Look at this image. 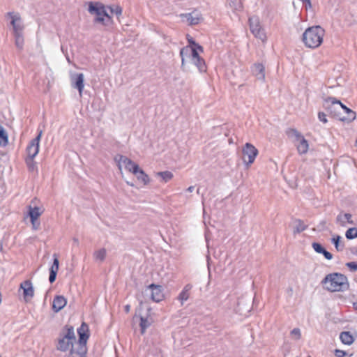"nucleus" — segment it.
I'll use <instances>...</instances> for the list:
<instances>
[{"mask_svg": "<svg viewBox=\"0 0 357 357\" xmlns=\"http://www.w3.org/2000/svg\"><path fill=\"white\" fill-rule=\"evenodd\" d=\"M318 118L320 121L323 122L324 123H327L328 120L326 119V114L323 112H319L318 113Z\"/></svg>", "mask_w": 357, "mask_h": 357, "instance_id": "3c124183", "label": "nucleus"}, {"mask_svg": "<svg viewBox=\"0 0 357 357\" xmlns=\"http://www.w3.org/2000/svg\"><path fill=\"white\" fill-rule=\"evenodd\" d=\"M59 268V261L56 254L53 255V264L50 266L49 271V281L51 284L55 282L56 279L57 273Z\"/></svg>", "mask_w": 357, "mask_h": 357, "instance_id": "ddd939ff", "label": "nucleus"}, {"mask_svg": "<svg viewBox=\"0 0 357 357\" xmlns=\"http://www.w3.org/2000/svg\"><path fill=\"white\" fill-rule=\"evenodd\" d=\"M242 153L243 162L248 166L254 162L258 154V150L250 143H246Z\"/></svg>", "mask_w": 357, "mask_h": 357, "instance_id": "0eeeda50", "label": "nucleus"}, {"mask_svg": "<svg viewBox=\"0 0 357 357\" xmlns=\"http://www.w3.org/2000/svg\"><path fill=\"white\" fill-rule=\"evenodd\" d=\"M8 144V136L4 128L0 126V146L4 147Z\"/></svg>", "mask_w": 357, "mask_h": 357, "instance_id": "a878e982", "label": "nucleus"}, {"mask_svg": "<svg viewBox=\"0 0 357 357\" xmlns=\"http://www.w3.org/2000/svg\"><path fill=\"white\" fill-rule=\"evenodd\" d=\"M319 254H322L324 257L328 259V260H331L333 259V255L327 251L325 248H323V250L319 253Z\"/></svg>", "mask_w": 357, "mask_h": 357, "instance_id": "de8ad7c7", "label": "nucleus"}, {"mask_svg": "<svg viewBox=\"0 0 357 357\" xmlns=\"http://www.w3.org/2000/svg\"><path fill=\"white\" fill-rule=\"evenodd\" d=\"M34 158L26 157L25 162L27 166V169L29 172H34L38 170L36 162L34 161Z\"/></svg>", "mask_w": 357, "mask_h": 357, "instance_id": "7c9ffc66", "label": "nucleus"}, {"mask_svg": "<svg viewBox=\"0 0 357 357\" xmlns=\"http://www.w3.org/2000/svg\"><path fill=\"white\" fill-rule=\"evenodd\" d=\"M355 250H357V248H355V250H353L352 253H354Z\"/></svg>", "mask_w": 357, "mask_h": 357, "instance_id": "69168bd1", "label": "nucleus"}, {"mask_svg": "<svg viewBox=\"0 0 357 357\" xmlns=\"http://www.w3.org/2000/svg\"><path fill=\"white\" fill-rule=\"evenodd\" d=\"M11 24L13 27L14 33H16V31L22 32V27L20 24L16 23V19L15 17H13L11 20Z\"/></svg>", "mask_w": 357, "mask_h": 357, "instance_id": "79ce46f5", "label": "nucleus"}, {"mask_svg": "<svg viewBox=\"0 0 357 357\" xmlns=\"http://www.w3.org/2000/svg\"><path fill=\"white\" fill-rule=\"evenodd\" d=\"M114 160L118 163L119 169H121V163L123 164L127 170L132 172L133 174H136L137 171L140 169L137 163L124 155L118 154L115 156Z\"/></svg>", "mask_w": 357, "mask_h": 357, "instance_id": "39448f33", "label": "nucleus"}, {"mask_svg": "<svg viewBox=\"0 0 357 357\" xmlns=\"http://www.w3.org/2000/svg\"><path fill=\"white\" fill-rule=\"evenodd\" d=\"M291 335L293 336L295 340H299L301 337V330L298 328H294L291 331Z\"/></svg>", "mask_w": 357, "mask_h": 357, "instance_id": "37998d69", "label": "nucleus"}, {"mask_svg": "<svg viewBox=\"0 0 357 357\" xmlns=\"http://www.w3.org/2000/svg\"><path fill=\"white\" fill-rule=\"evenodd\" d=\"M2 248H3L2 243L0 241V251L2 250Z\"/></svg>", "mask_w": 357, "mask_h": 357, "instance_id": "680f3d73", "label": "nucleus"}, {"mask_svg": "<svg viewBox=\"0 0 357 357\" xmlns=\"http://www.w3.org/2000/svg\"><path fill=\"white\" fill-rule=\"evenodd\" d=\"M157 174L160 176L165 183L173 178V174L169 171L159 172Z\"/></svg>", "mask_w": 357, "mask_h": 357, "instance_id": "e433bc0d", "label": "nucleus"}, {"mask_svg": "<svg viewBox=\"0 0 357 357\" xmlns=\"http://www.w3.org/2000/svg\"><path fill=\"white\" fill-rule=\"evenodd\" d=\"M320 224H321V225H323V226H324V225L326 224V222H325V221H323V222H321Z\"/></svg>", "mask_w": 357, "mask_h": 357, "instance_id": "e2e57ef3", "label": "nucleus"}, {"mask_svg": "<svg viewBox=\"0 0 357 357\" xmlns=\"http://www.w3.org/2000/svg\"><path fill=\"white\" fill-rule=\"evenodd\" d=\"M88 11L91 14H95L96 16L105 15L107 19H111V16L106 11L105 6L99 2H89Z\"/></svg>", "mask_w": 357, "mask_h": 357, "instance_id": "9d476101", "label": "nucleus"}, {"mask_svg": "<svg viewBox=\"0 0 357 357\" xmlns=\"http://www.w3.org/2000/svg\"><path fill=\"white\" fill-rule=\"evenodd\" d=\"M180 17L183 19H186L190 26L198 24L202 20V15L197 13L196 10L190 13H182L180 15Z\"/></svg>", "mask_w": 357, "mask_h": 357, "instance_id": "9b49d317", "label": "nucleus"}, {"mask_svg": "<svg viewBox=\"0 0 357 357\" xmlns=\"http://www.w3.org/2000/svg\"><path fill=\"white\" fill-rule=\"evenodd\" d=\"M345 266L352 272L357 271V262L356 261L347 262Z\"/></svg>", "mask_w": 357, "mask_h": 357, "instance_id": "c03bdc74", "label": "nucleus"}, {"mask_svg": "<svg viewBox=\"0 0 357 357\" xmlns=\"http://www.w3.org/2000/svg\"><path fill=\"white\" fill-rule=\"evenodd\" d=\"M321 284L326 285L324 289L330 292H343L349 289L347 277L340 273L327 274L321 280Z\"/></svg>", "mask_w": 357, "mask_h": 357, "instance_id": "f257e3e1", "label": "nucleus"}, {"mask_svg": "<svg viewBox=\"0 0 357 357\" xmlns=\"http://www.w3.org/2000/svg\"><path fill=\"white\" fill-rule=\"evenodd\" d=\"M335 355L336 357H344L347 355V352L345 351L336 349H335Z\"/></svg>", "mask_w": 357, "mask_h": 357, "instance_id": "603ef678", "label": "nucleus"}, {"mask_svg": "<svg viewBox=\"0 0 357 357\" xmlns=\"http://www.w3.org/2000/svg\"><path fill=\"white\" fill-rule=\"evenodd\" d=\"M139 181H141L144 185H146L149 183V176L144 172L141 168L137 171V173L135 174Z\"/></svg>", "mask_w": 357, "mask_h": 357, "instance_id": "cd10ccee", "label": "nucleus"}, {"mask_svg": "<svg viewBox=\"0 0 357 357\" xmlns=\"http://www.w3.org/2000/svg\"><path fill=\"white\" fill-rule=\"evenodd\" d=\"M324 107L329 112L330 115L333 117L337 118L340 120L341 114L338 110V105L337 103H326V99L324 100Z\"/></svg>", "mask_w": 357, "mask_h": 357, "instance_id": "f3484780", "label": "nucleus"}, {"mask_svg": "<svg viewBox=\"0 0 357 357\" xmlns=\"http://www.w3.org/2000/svg\"><path fill=\"white\" fill-rule=\"evenodd\" d=\"M307 357H311L310 356H308Z\"/></svg>", "mask_w": 357, "mask_h": 357, "instance_id": "774afa93", "label": "nucleus"}, {"mask_svg": "<svg viewBox=\"0 0 357 357\" xmlns=\"http://www.w3.org/2000/svg\"><path fill=\"white\" fill-rule=\"evenodd\" d=\"M124 309H125V311L126 312H128L130 311V305H126L125 307H124Z\"/></svg>", "mask_w": 357, "mask_h": 357, "instance_id": "4d7b16f0", "label": "nucleus"}, {"mask_svg": "<svg viewBox=\"0 0 357 357\" xmlns=\"http://www.w3.org/2000/svg\"><path fill=\"white\" fill-rule=\"evenodd\" d=\"M342 238L340 235H335L331 238V243L338 252L342 251L344 248V243L342 241Z\"/></svg>", "mask_w": 357, "mask_h": 357, "instance_id": "393cba45", "label": "nucleus"}, {"mask_svg": "<svg viewBox=\"0 0 357 357\" xmlns=\"http://www.w3.org/2000/svg\"><path fill=\"white\" fill-rule=\"evenodd\" d=\"M229 6L236 10H241L243 8L241 0H228Z\"/></svg>", "mask_w": 357, "mask_h": 357, "instance_id": "58836bf2", "label": "nucleus"}, {"mask_svg": "<svg viewBox=\"0 0 357 357\" xmlns=\"http://www.w3.org/2000/svg\"><path fill=\"white\" fill-rule=\"evenodd\" d=\"M136 317H139L140 322H139V326H140V333L142 335L144 334L146 332V330L151 325L153 320L152 318L146 317H144L142 315L137 316L136 314L134 316V319Z\"/></svg>", "mask_w": 357, "mask_h": 357, "instance_id": "aec40b11", "label": "nucleus"}, {"mask_svg": "<svg viewBox=\"0 0 357 357\" xmlns=\"http://www.w3.org/2000/svg\"><path fill=\"white\" fill-rule=\"evenodd\" d=\"M68 357H82L78 353H77V347L75 349H71L70 351L69 352Z\"/></svg>", "mask_w": 357, "mask_h": 357, "instance_id": "864d4df0", "label": "nucleus"}, {"mask_svg": "<svg viewBox=\"0 0 357 357\" xmlns=\"http://www.w3.org/2000/svg\"><path fill=\"white\" fill-rule=\"evenodd\" d=\"M112 21L111 19H107L105 15L96 16L93 20L95 23H100L101 24L106 26Z\"/></svg>", "mask_w": 357, "mask_h": 357, "instance_id": "f704fd0d", "label": "nucleus"}, {"mask_svg": "<svg viewBox=\"0 0 357 357\" xmlns=\"http://www.w3.org/2000/svg\"><path fill=\"white\" fill-rule=\"evenodd\" d=\"M192 62L197 67L200 73H204L206 71V66L205 63V61L201 56L199 57V59H195V61H192Z\"/></svg>", "mask_w": 357, "mask_h": 357, "instance_id": "c756f323", "label": "nucleus"}, {"mask_svg": "<svg viewBox=\"0 0 357 357\" xmlns=\"http://www.w3.org/2000/svg\"><path fill=\"white\" fill-rule=\"evenodd\" d=\"M43 211L40 210V208L38 206L31 207L29 206L28 215L30 218L31 222L33 223V221H36L41 215Z\"/></svg>", "mask_w": 357, "mask_h": 357, "instance_id": "4be33fe9", "label": "nucleus"}, {"mask_svg": "<svg viewBox=\"0 0 357 357\" xmlns=\"http://www.w3.org/2000/svg\"><path fill=\"white\" fill-rule=\"evenodd\" d=\"M20 288L23 289V296L26 301L33 297L34 289L30 280H25L22 282Z\"/></svg>", "mask_w": 357, "mask_h": 357, "instance_id": "f8f14e48", "label": "nucleus"}, {"mask_svg": "<svg viewBox=\"0 0 357 357\" xmlns=\"http://www.w3.org/2000/svg\"><path fill=\"white\" fill-rule=\"evenodd\" d=\"M355 250H357V248H355V250H353L352 253H354Z\"/></svg>", "mask_w": 357, "mask_h": 357, "instance_id": "338daca9", "label": "nucleus"}, {"mask_svg": "<svg viewBox=\"0 0 357 357\" xmlns=\"http://www.w3.org/2000/svg\"><path fill=\"white\" fill-rule=\"evenodd\" d=\"M324 29L320 26L308 27L302 35V40L309 48H317L323 43Z\"/></svg>", "mask_w": 357, "mask_h": 357, "instance_id": "7ed1b4c3", "label": "nucleus"}, {"mask_svg": "<svg viewBox=\"0 0 357 357\" xmlns=\"http://www.w3.org/2000/svg\"><path fill=\"white\" fill-rule=\"evenodd\" d=\"M303 3L305 5V7H307V6L309 7H311V2H310V0H301Z\"/></svg>", "mask_w": 357, "mask_h": 357, "instance_id": "6e6d98bb", "label": "nucleus"}, {"mask_svg": "<svg viewBox=\"0 0 357 357\" xmlns=\"http://www.w3.org/2000/svg\"><path fill=\"white\" fill-rule=\"evenodd\" d=\"M287 292L289 295H291L292 293H293V289L292 287H289L288 289H287Z\"/></svg>", "mask_w": 357, "mask_h": 357, "instance_id": "bf43d9fd", "label": "nucleus"}, {"mask_svg": "<svg viewBox=\"0 0 357 357\" xmlns=\"http://www.w3.org/2000/svg\"><path fill=\"white\" fill-rule=\"evenodd\" d=\"M187 39H188V44H189V45L188 46V48L190 49V48L196 47H197V49H199L200 52H204L203 47L202 45H200L199 44H198L197 43H196V41L193 39V38H192L191 36L188 35L187 36Z\"/></svg>", "mask_w": 357, "mask_h": 357, "instance_id": "473e14b6", "label": "nucleus"}, {"mask_svg": "<svg viewBox=\"0 0 357 357\" xmlns=\"http://www.w3.org/2000/svg\"><path fill=\"white\" fill-rule=\"evenodd\" d=\"M108 8L110 10V12L113 14H115L117 17L121 15L122 14V8L120 6H109Z\"/></svg>", "mask_w": 357, "mask_h": 357, "instance_id": "a19ab883", "label": "nucleus"}, {"mask_svg": "<svg viewBox=\"0 0 357 357\" xmlns=\"http://www.w3.org/2000/svg\"><path fill=\"white\" fill-rule=\"evenodd\" d=\"M15 39V45L19 49H22L24 44V38L22 36V32L16 31V33H14Z\"/></svg>", "mask_w": 357, "mask_h": 357, "instance_id": "72a5a7b5", "label": "nucleus"}, {"mask_svg": "<svg viewBox=\"0 0 357 357\" xmlns=\"http://www.w3.org/2000/svg\"><path fill=\"white\" fill-rule=\"evenodd\" d=\"M346 114V116H341V121L350 123L356 119V112L351 109L347 112Z\"/></svg>", "mask_w": 357, "mask_h": 357, "instance_id": "2f4dec72", "label": "nucleus"}, {"mask_svg": "<svg viewBox=\"0 0 357 357\" xmlns=\"http://www.w3.org/2000/svg\"><path fill=\"white\" fill-rule=\"evenodd\" d=\"M147 290L151 291V298L153 301L158 303L163 300L164 294L161 285L152 283L146 287V291Z\"/></svg>", "mask_w": 357, "mask_h": 357, "instance_id": "1a4fd4ad", "label": "nucleus"}, {"mask_svg": "<svg viewBox=\"0 0 357 357\" xmlns=\"http://www.w3.org/2000/svg\"><path fill=\"white\" fill-rule=\"evenodd\" d=\"M192 289V285L190 284H187L178 296V299L181 302L183 305V302L187 301L189 298V291Z\"/></svg>", "mask_w": 357, "mask_h": 357, "instance_id": "5701e85b", "label": "nucleus"}, {"mask_svg": "<svg viewBox=\"0 0 357 357\" xmlns=\"http://www.w3.org/2000/svg\"><path fill=\"white\" fill-rule=\"evenodd\" d=\"M331 102V103H337L339 108L342 109L344 113L346 114L348 110L350 109V108L347 107L345 105L341 102L340 100H337L335 97H328L326 98V103Z\"/></svg>", "mask_w": 357, "mask_h": 357, "instance_id": "bb28decb", "label": "nucleus"}, {"mask_svg": "<svg viewBox=\"0 0 357 357\" xmlns=\"http://www.w3.org/2000/svg\"><path fill=\"white\" fill-rule=\"evenodd\" d=\"M250 29L252 33L257 38L262 41L266 39V34L264 29L260 25L259 20L257 17H252L249 18Z\"/></svg>", "mask_w": 357, "mask_h": 357, "instance_id": "423d86ee", "label": "nucleus"}, {"mask_svg": "<svg viewBox=\"0 0 357 357\" xmlns=\"http://www.w3.org/2000/svg\"><path fill=\"white\" fill-rule=\"evenodd\" d=\"M107 251L105 248H101L98 250H96L93 253V257L95 260L102 262L106 257Z\"/></svg>", "mask_w": 357, "mask_h": 357, "instance_id": "c85d7f7f", "label": "nucleus"}, {"mask_svg": "<svg viewBox=\"0 0 357 357\" xmlns=\"http://www.w3.org/2000/svg\"><path fill=\"white\" fill-rule=\"evenodd\" d=\"M319 254H322L324 257L328 259V260H331L333 259V255L327 251L325 248H323V250L319 253Z\"/></svg>", "mask_w": 357, "mask_h": 357, "instance_id": "8fccbe9b", "label": "nucleus"}, {"mask_svg": "<svg viewBox=\"0 0 357 357\" xmlns=\"http://www.w3.org/2000/svg\"><path fill=\"white\" fill-rule=\"evenodd\" d=\"M78 340L77 344V353L82 357H86L87 347L86 342L89 338L90 333L89 326L85 322H82L80 327L77 328Z\"/></svg>", "mask_w": 357, "mask_h": 357, "instance_id": "20e7f679", "label": "nucleus"}, {"mask_svg": "<svg viewBox=\"0 0 357 357\" xmlns=\"http://www.w3.org/2000/svg\"><path fill=\"white\" fill-rule=\"evenodd\" d=\"M351 218L352 215L351 213H340L336 217V222L340 224L342 227H345L347 222L351 225H354L355 223Z\"/></svg>", "mask_w": 357, "mask_h": 357, "instance_id": "6ab92c4d", "label": "nucleus"}, {"mask_svg": "<svg viewBox=\"0 0 357 357\" xmlns=\"http://www.w3.org/2000/svg\"><path fill=\"white\" fill-rule=\"evenodd\" d=\"M312 247L314 249V250L317 253H319L324 248L320 243L317 242H313L312 243Z\"/></svg>", "mask_w": 357, "mask_h": 357, "instance_id": "a18cd8bd", "label": "nucleus"}, {"mask_svg": "<svg viewBox=\"0 0 357 357\" xmlns=\"http://www.w3.org/2000/svg\"><path fill=\"white\" fill-rule=\"evenodd\" d=\"M319 254H322L324 257L328 259V260H331L333 259V255L327 251L325 248H323V250L319 253Z\"/></svg>", "mask_w": 357, "mask_h": 357, "instance_id": "09e8293b", "label": "nucleus"}, {"mask_svg": "<svg viewBox=\"0 0 357 357\" xmlns=\"http://www.w3.org/2000/svg\"><path fill=\"white\" fill-rule=\"evenodd\" d=\"M341 342L347 345H351L354 342V338L349 331H343L340 335Z\"/></svg>", "mask_w": 357, "mask_h": 357, "instance_id": "b1692460", "label": "nucleus"}, {"mask_svg": "<svg viewBox=\"0 0 357 357\" xmlns=\"http://www.w3.org/2000/svg\"><path fill=\"white\" fill-rule=\"evenodd\" d=\"M42 135L43 131L39 130L37 136L30 141L26 149L28 155L27 157L35 158L38 155Z\"/></svg>", "mask_w": 357, "mask_h": 357, "instance_id": "6e6552de", "label": "nucleus"}, {"mask_svg": "<svg viewBox=\"0 0 357 357\" xmlns=\"http://www.w3.org/2000/svg\"><path fill=\"white\" fill-rule=\"evenodd\" d=\"M251 71L254 76L259 80L265 79V67L261 63H255L251 67Z\"/></svg>", "mask_w": 357, "mask_h": 357, "instance_id": "2eb2a0df", "label": "nucleus"}, {"mask_svg": "<svg viewBox=\"0 0 357 357\" xmlns=\"http://www.w3.org/2000/svg\"><path fill=\"white\" fill-rule=\"evenodd\" d=\"M67 304V301L63 296H56L52 303V310L54 312L61 311Z\"/></svg>", "mask_w": 357, "mask_h": 357, "instance_id": "a211bd4d", "label": "nucleus"}, {"mask_svg": "<svg viewBox=\"0 0 357 357\" xmlns=\"http://www.w3.org/2000/svg\"><path fill=\"white\" fill-rule=\"evenodd\" d=\"M319 254H322L324 257L328 259V260H331L333 259V255L327 251L325 248H323V250L319 253Z\"/></svg>", "mask_w": 357, "mask_h": 357, "instance_id": "49530a36", "label": "nucleus"}, {"mask_svg": "<svg viewBox=\"0 0 357 357\" xmlns=\"http://www.w3.org/2000/svg\"><path fill=\"white\" fill-rule=\"evenodd\" d=\"M84 79L82 73H77L72 77V86L82 93L84 87Z\"/></svg>", "mask_w": 357, "mask_h": 357, "instance_id": "dca6fc26", "label": "nucleus"}, {"mask_svg": "<svg viewBox=\"0 0 357 357\" xmlns=\"http://www.w3.org/2000/svg\"><path fill=\"white\" fill-rule=\"evenodd\" d=\"M75 342H76V336L73 326L66 325L59 333L56 344V349L63 352L68 350L70 351L71 349H75Z\"/></svg>", "mask_w": 357, "mask_h": 357, "instance_id": "f03ea898", "label": "nucleus"}, {"mask_svg": "<svg viewBox=\"0 0 357 357\" xmlns=\"http://www.w3.org/2000/svg\"><path fill=\"white\" fill-rule=\"evenodd\" d=\"M188 55H190V50L188 47H184L181 48L180 50V56L181 57V68L184 66L185 63V56H188Z\"/></svg>", "mask_w": 357, "mask_h": 357, "instance_id": "4c0bfd02", "label": "nucleus"}, {"mask_svg": "<svg viewBox=\"0 0 357 357\" xmlns=\"http://www.w3.org/2000/svg\"><path fill=\"white\" fill-rule=\"evenodd\" d=\"M190 50V55H188V57L190 58L191 61H195V59H199L200 57L199 54V49L196 47L189 48Z\"/></svg>", "mask_w": 357, "mask_h": 357, "instance_id": "ea45409f", "label": "nucleus"}, {"mask_svg": "<svg viewBox=\"0 0 357 357\" xmlns=\"http://www.w3.org/2000/svg\"><path fill=\"white\" fill-rule=\"evenodd\" d=\"M353 305L354 309L357 310V302L354 303Z\"/></svg>", "mask_w": 357, "mask_h": 357, "instance_id": "052dcab7", "label": "nucleus"}, {"mask_svg": "<svg viewBox=\"0 0 357 357\" xmlns=\"http://www.w3.org/2000/svg\"><path fill=\"white\" fill-rule=\"evenodd\" d=\"M194 188H195L194 186H190L189 188H187V191L192 192L194 190Z\"/></svg>", "mask_w": 357, "mask_h": 357, "instance_id": "13d9d810", "label": "nucleus"}, {"mask_svg": "<svg viewBox=\"0 0 357 357\" xmlns=\"http://www.w3.org/2000/svg\"><path fill=\"white\" fill-rule=\"evenodd\" d=\"M293 234L296 235L305 231L307 228V225L301 219L295 218L293 220Z\"/></svg>", "mask_w": 357, "mask_h": 357, "instance_id": "412c9836", "label": "nucleus"}, {"mask_svg": "<svg viewBox=\"0 0 357 357\" xmlns=\"http://www.w3.org/2000/svg\"><path fill=\"white\" fill-rule=\"evenodd\" d=\"M292 131L294 132L296 137L300 140L299 144L297 146V150L300 154H305L308 150V142L296 130L293 129Z\"/></svg>", "mask_w": 357, "mask_h": 357, "instance_id": "4468645a", "label": "nucleus"}, {"mask_svg": "<svg viewBox=\"0 0 357 357\" xmlns=\"http://www.w3.org/2000/svg\"><path fill=\"white\" fill-rule=\"evenodd\" d=\"M355 250H357V248H355V250H353L352 253H354Z\"/></svg>", "mask_w": 357, "mask_h": 357, "instance_id": "0e129e2a", "label": "nucleus"}, {"mask_svg": "<svg viewBox=\"0 0 357 357\" xmlns=\"http://www.w3.org/2000/svg\"><path fill=\"white\" fill-rule=\"evenodd\" d=\"M31 225L34 229H38L40 226V223L38 222V220L36 221H33V223H31Z\"/></svg>", "mask_w": 357, "mask_h": 357, "instance_id": "5fc2aeb1", "label": "nucleus"}, {"mask_svg": "<svg viewBox=\"0 0 357 357\" xmlns=\"http://www.w3.org/2000/svg\"><path fill=\"white\" fill-rule=\"evenodd\" d=\"M345 236L348 240L357 238V228L351 227L348 229L345 232Z\"/></svg>", "mask_w": 357, "mask_h": 357, "instance_id": "c9c22d12", "label": "nucleus"}]
</instances>
